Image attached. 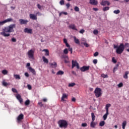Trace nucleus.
<instances>
[{"label": "nucleus", "mask_w": 129, "mask_h": 129, "mask_svg": "<svg viewBox=\"0 0 129 129\" xmlns=\"http://www.w3.org/2000/svg\"><path fill=\"white\" fill-rule=\"evenodd\" d=\"M68 97V96L66 95V94H63L61 97V101H65L64 99L66 98H67Z\"/></svg>", "instance_id": "aec40b11"}, {"label": "nucleus", "mask_w": 129, "mask_h": 129, "mask_svg": "<svg viewBox=\"0 0 129 129\" xmlns=\"http://www.w3.org/2000/svg\"><path fill=\"white\" fill-rule=\"evenodd\" d=\"M64 74V72L62 71H59L57 73L56 75H63Z\"/></svg>", "instance_id": "bb28decb"}, {"label": "nucleus", "mask_w": 129, "mask_h": 129, "mask_svg": "<svg viewBox=\"0 0 129 129\" xmlns=\"http://www.w3.org/2000/svg\"><path fill=\"white\" fill-rule=\"evenodd\" d=\"M19 22L21 25H26V24L28 23L29 21L27 20H25L24 19H21L19 20Z\"/></svg>", "instance_id": "1a4fd4ad"}, {"label": "nucleus", "mask_w": 129, "mask_h": 129, "mask_svg": "<svg viewBox=\"0 0 129 129\" xmlns=\"http://www.w3.org/2000/svg\"><path fill=\"white\" fill-rule=\"evenodd\" d=\"M50 66H51L52 68H56V67H57V62H53V63H50Z\"/></svg>", "instance_id": "4be33fe9"}, {"label": "nucleus", "mask_w": 129, "mask_h": 129, "mask_svg": "<svg viewBox=\"0 0 129 129\" xmlns=\"http://www.w3.org/2000/svg\"><path fill=\"white\" fill-rule=\"evenodd\" d=\"M27 87L29 90H31V89H32V86H31V85H28Z\"/></svg>", "instance_id": "4d7b16f0"}, {"label": "nucleus", "mask_w": 129, "mask_h": 129, "mask_svg": "<svg viewBox=\"0 0 129 129\" xmlns=\"http://www.w3.org/2000/svg\"><path fill=\"white\" fill-rule=\"evenodd\" d=\"M24 33H27V34H33V29L26 28L24 29Z\"/></svg>", "instance_id": "0eeeda50"}, {"label": "nucleus", "mask_w": 129, "mask_h": 129, "mask_svg": "<svg viewBox=\"0 0 129 129\" xmlns=\"http://www.w3.org/2000/svg\"><path fill=\"white\" fill-rule=\"evenodd\" d=\"M124 47L125 48H129V43H125Z\"/></svg>", "instance_id": "603ef678"}, {"label": "nucleus", "mask_w": 129, "mask_h": 129, "mask_svg": "<svg viewBox=\"0 0 129 129\" xmlns=\"http://www.w3.org/2000/svg\"><path fill=\"white\" fill-rule=\"evenodd\" d=\"M112 62H113V63H114V64H115V63H116L117 61L116 60V59L114 58V57H113L112 58Z\"/></svg>", "instance_id": "79ce46f5"}, {"label": "nucleus", "mask_w": 129, "mask_h": 129, "mask_svg": "<svg viewBox=\"0 0 129 129\" xmlns=\"http://www.w3.org/2000/svg\"><path fill=\"white\" fill-rule=\"evenodd\" d=\"M68 50L70 51V52H71V54H72L73 52V49L72 47H69Z\"/></svg>", "instance_id": "a18cd8bd"}, {"label": "nucleus", "mask_w": 129, "mask_h": 129, "mask_svg": "<svg viewBox=\"0 0 129 129\" xmlns=\"http://www.w3.org/2000/svg\"><path fill=\"white\" fill-rule=\"evenodd\" d=\"M84 46H85V47H86L87 48H88V47H89V44H88L87 43H84Z\"/></svg>", "instance_id": "6e6d98bb"}, {"label": "nucleus", "mask_w": 129, "mask_h": 129, "mask_svg": "<svg viewBox=\"0 0 129 129\" xmlns=\"http://www.w3.org/2000/svg\"><path fill=\"white\" fill-rule=\"evenodd\" d=\"M38 104H39V106H40V107H42V106H44V105L43 104L42 102H39Z\"/></svg>", "instance_id": "de8ad7c7"}, {"label": "nucleus", "mask_w": 129, "mask_h": 129, "mask_svg": "<svg viewBox=\"0 0 129 129\" xmlns=\"http://www.w3.org/2000/svg\"><path fill=\"white\" fill-rule=\"evenodd\" d=\"M63 43H64V44H67V39H66V38L63 39Z\"/></svg>", "instance_id": "0e129e2a"}, {"label": "nucleus", "mask_w": 129, "mask_h": 129, "mask_svg": "<svg viewBox=\"0 0 129 129\" xmlns=\"http://www.w3.org/2000/svg\"><path fill=\"white\" fill-rule=\"evenodd\" d=\"M105 124V122L104 121H101L99 125L100 126H103Z\"/></svg>", "instance_id": "7c9ffc66"}, {"label": "nucleus", "mask_w": 129, "mask_h": 129, "mask_svg": "<svg viewBox=\"0 0 129 129\" xmlns=\"http://www.w3.org/2000/svg\"><path fill=\"white\" fill-rule=\"evenodd\" d=\"M16 98L19 100L20 103L23 102V99H22V97H21V95L18 94L16 95Z\"/></svg>", "instance_id": "ddd939ff"}, {"label": "nucleus", "mask_w": 129, "mask_h": 129, "mask_svg": "<svg viewBox=\"0 0 129 129\" xmlns=\"http://www.w3.org/2000/svg\"><path fill=\"white\" fill-rule=\"evenodd\" d=\"M12 90L13 92H14V93H18V91L15 88H12Z\"/></svg>", "instance_id": "37998d69"}, {"label": "nucleus", "mask_w": 129, "mask_h": 129, "mask_svg": "<svg viewBox=\"0 0 129 129\" xmlns=\"http://www.w3.org/2000/svg\"><path fill=\"white\" fill-rule=\"evenodd\" d=\"M111 106V105L110 104H107L106 105V108H108L109 107H110Z\"/></svg>", "instance_id": "13d9d810"}, {"label": "nucleus", "mask_w": 129, "mask_h": 129, "mask_svg": "<svg viewBox=\"0 0 129 129\" xmlns=\"http://www.w3.org/2000/svg\"><path fill=\"white\" fill-rule=\"evenodd\" d=\"M91 116H92V120H93V121H94V120H95V115H94V113L93 112L91 113Z\"/></svg>", "instance_id": "393cba45"}, {"label": "nucleus", "mask_w": 129, "mask_h": 129, "mask_svg": "<svg viewBox=\"0 0 129 129\" xmlns=\"http://www.w3.org/2000/svg\"><path fill=\"white\" fill-rule=\"evenodd\" d=\"M105 109H106V113L109 114V113H108V108L105 107Z\"/></svg>", "instance_id": "69168bd1"}, {"label": "nucleus", "mask_w": 129, "mask_h": 129, "mask_svg": "<svg viewBox=\"0 0 129 129\" xmlns=\"http://www.w3.org/2000/svg\"><path fill=\"white\" fill-rule=\"evenodd\" d=\"M70 29H72V30H74L75 31H78L77 28H76V26L75 24H71L69 26Z\"/></svg>", "instance_id": "9b49d317"}, {"label": "nucleus", "mask_w": 129, "mask_h": 129, "mask_svg": "<svg viewBox=\"0 0 129 129\" xmlns=\"http://www.w3.org/2000/svg\"><path fill=\"white\" fill-rule=\"evenodd\" d=\"M90 4L92 6H97L98 2L96 0H90Z\"/></svg>", "instance_id": "9d476101"}, {"label": "nucleus", "mask_w": 129, "mask_h": 129, "mask_svg": "<svg viewBox=\"0 0 129 129\" xmlns=\"http://www.w3.org/2000/svg\"><path fill=\"white\" fill-rule=\"evenodd\" d=\"M42 59H43V62H44V63H48L49 62V60H48V59L46 58V57L45 56H43Z\"/></svg>", "instance_id": "b1692460"}, {"label": "nucleus", "mask_w": 129, "mask_h": 129, "mask_svg": "<svg viewBox=\"0 0 129 129\" xmlns=\"http://www.w3.org/2000/svg\"><path fill=\"white\" fill-rule=\"evenodd\" d=\"M109 10V7H105L103 9V12H106V11H108Z\"/></svg>", "instance_id": "f704fd0d"}, {"label": "nucleus", "mask_w": 129, "mask_h": 129, "mask_svg": "<svg viewBox=\"0 0 129 129\" xmlns=\"http://www.w3.org/2000/svg\"><path fill=\"white\" fill-rule=\"evenodd\" d=\"M16 28V24H12L10 25L7 27H4L2 29V32L1 33V34L3 36V37H10L11 36L10 33H14L15 32V29Z\"/></svg>", "instance_id": "f257e3e1"}, {"label": "nucleus", "mask_w": 129, "mask_h": 129, "mask_svg": "<svg viewBox=\"0 0 129 129\" xmlns=\"http://www.w3.org/2000/svg\"><path fill=\"white\" fill-rule=\"evenodd\" d=\"M36 15H38V16H42V13L38 12L36 13Z\"/></svg>", "instance_id": "338daca9"}, {"label": "nucleus", "mask_w": 129, "mask_h": 129, "mask_svg": "<svg viewBox=\"0 0 129 129\" xmlns=\"http://www.w3.org/2000/svg\"><path fill=\"white\" fill-rule=\"evenodd\" d=\"M3 25H5V22L4 21L0 22V26H3Z\"/></svg>", "instance_id": "680f3d73"}, {"label": "nucleus", "mask_w": 129, "mask_h": 129, "mask_svg": "<svg viewBox=\"0 0 129 129\" xmlns=\"http://www.w3.org/2000/svg\"><path fill=\"white\" fill-rule=\"evenodd\" d=\"M66 7H67V9H69V8H70V4L68 3L66 4Z\"/></svg>", "instance_id": "052dcab7"}, {"label": "nucleus", "mask_w": 129, "mask_h": 129, "mask_svg": "<svg viewBox=\"0 0 129 129\" xmlns=\"http://www.w3.org/2000/svg\"><path fill=\"white\" fill-rule=\"evenodd\" d=\"M96 125V123H95L94 122V121L92 120V121H91V122L90 123L91 127L94 128V127H95Z\"/></svg>", "instance_id": "6ab92c4d"}, {"label": "nucleus", "mask_w": 129, "mask_h": 129, "mask_svg": "<svg viewBox=\"0 0 129 129\" xmlns=\"http://www.w3.org/2000/svg\"><path fill=\"white\" fill-rule=\"evenodd\" d=\"M126 125V121H124L122 123V127L123 129L125 128V126Z\"/></svg>", "instance_id": "5701e85b"}, {"label": "nucleus", "mask_w": 129, "mask_h": 129, "mask_svg": "<svg viewBox=\"0 0 129 129\" xmlns=\"http://www.w3.org/2000/svg\"><path fill=\"white\" fill-rule=\"evenodd\" d=\"M78 62H77V61L75 60H72V69H73V68H74V67H76V66L78 64Z\"/></svg>", "instance_id": "4468645a"}, {"label": "nucleus", "mask_w": 129, "mask_h": 129, "mask_svg": "<svg viewBox=\"0 0 129 129\" xmlns=\"http://www.w3.org/2000/svg\"><path fill=\"white\" fill-rule=\"evenodd\" d=\"M75 83H73L69 84V87H73V86H75Z\"/></svg>", "instance_id": "a19ab883"}, {"label": "nucleus", "mask_w": 129, "mask_h": 129, "mask_svg": "<svg viewBox=\"0 0 129 129\" xmlns=\"http://www.w3.org/2000/svg\"><path fill=\"white\" fill-rule=\"evenodd\" d=\"M120 64V63L119 62H117L116 66L113 68V73H115V71H116V70L117 69V68H118V66H119Z\"/></svg>", "instance_id": "a211bd4d"}, {"label": "nucleus", "mask_w": 129, "mask_h": 129, "mask_svg": "<svg viewBox=\"0 0 129 129\" xmlns=\"http://www.w3.org/2000/svg\"><path fill=\"white\" fill-rule=\"evenodd\" d=\"M82 126H83V127H85L87 126V123H83L82 124Z\"/></svg>", "instance_id": "49530a36"}, {"label": "nucleus", "mask_w": 129, "mask_h": 129, "mask_svg": "<svg viewBox=\"0 0 129 129\" xmlns=\"http://www.w3.org/2000/svg\"><path fill=\"white\" fill-rule=\"evenodd\" d=\"M59 4L61 6H63V5H64V0L60 1Z\"/></svg>", "instance_id": "864d4df0"}, {"label": "nucleus", "mask_w": 129, "mask_h": 129, "mask_svg": "<svg viewBox=\"0 0 129 129\" xmlns=\"http://www.w3.org/2000/svg\"><path fill=\"white\" fill-rule=\"evenodd\" d=\"M74 10L75 11V12H79L80 11V9L79 8H78V7L77 6H76L74 8Z\"/></svg>", "instance_id": "ea45409f"}, {"label": "nucleus", "mask_w": 129, "mask_h": 129, "mask_svg": "<svg viewBox=\"0 0 129 129\" xmlns=\"http://www.w3.org/2000/svg\"><path fill=\"white\" fill-rule=\"evenodd\" d=\"M58 124L61 128H67V126H68V122L65 120H59L58 121Z\"/></svg>", "instance_id": "f03ea898"}, {"label": "nucleus", "mask_w": 129, "mask_h": 129, "mask_svg": "<svg viewBox=\"0 0 129 129\" xmlns=\"http://www.w3.org/2000/svg\"><path fill=\"white\" fill-rule=\"evenodd\" d=\"M93 63L94 64H97V59H95L93 60Z\"/></svg>", "instance_id": "bf43d9fd"}, {"label": "nucleus", "mask_w": 129, "mask_h": 129, "mask_svg": "<svg viewBox=\"0 0 129 129\" xmlns=\"http://www.w3.org/2000/svg\"><path fill=\"white\" fill-rule=\"evenodd\" d=\"M43 51L45 52V56H49V50L48 49H44Z\"/></svg>", "instance_id": "c756f323"}, {"label": "nucleus", "mask_w": 129, "mask_h": 129, "mask_svg": "<svg viewBox=\"0 0 129 129\" xmlns=\"http://www.w3.org/2000/svg\"><path fill=\"white\" fill-rule=\"evenodd\" d=\"M14 76L16 79H21V77L19 75H14Z\"/></svg>", "instance_id": "473e14b6"}, {"label": "nucleus", "mask_w": 129, "mask_h": 129, "mask_svg": "<svg viewBox=\"0 0 129 129\" xmlns=\"http://www.w3.org/2000/svg\"><path fill=\"white\" fill-rule=\"evenodd\" d=\"M124 50V45L123 43H121L116 50L117 54H121Z\"/></svg>", "instance_id": "20e7f679"}, {"label": "nucleus", "mask_w": 129, "mask_h": 129, "mask_svg": "<svg viewBox=\"0 0 129 129\" xmlns=\"http://www.w3.org/2000/svg\"><path fill=\"white\" fill-rule=\"evenodd\" d=\"M74 40L76 44H78L79 45L80 44V41H79V39H77L76 37H74Z\"/></svg>", "instance_id": "412c9836"}, {"label": "nucleus", "mask_w": 129, "mask_h": 129, "mask_svg": "<svg viewBox=\"0 0 129 129\" xmlns=\"http://www.w3.org/2000/svg\"><path fill=\"white\" fill-rule=\"evenodd\" d=\"M95 96L97 98L102 95V90L100 88H96L94 91Z\"/></svg>", "instance_id": "7ed1b4c3"}, {"label": "nucleus", "mask_w": 129, "mask_h": 129, "mask_svg": "<svg viewBox=\"0 0 129 129\" xmlns=\"http://www.w3.org/2000/svg\"><path fill=\"white\" fill-rule=\"evenodd\" d=\"M101 76L102 77V78H108V75H105L104 74H102Z\"/></svg>", "instance_id": "cd10ccee"}, {"label": "nucleus", "mask_w": 129, "mask_h": 129, "mask_svg": "<svg viewBox=\"0 0 129 129\" xmlns=\"http://www.w3.org/2000/svg\"><path fill=\"white\" fill-rule=\"evenodd\" d=\"M99 54V53H98V52L96 51V52H95V53H94V56L97 57V56H98Z\"/></svg>", "instance_id": "8fccbe9b"}, {"label": "nucleus", "mask_w": 129, "mask_h": 129, "mask_svg": "<svg viewBox=\"0 0 129 129\" xmlns=\"http://www.w3.org/2000/svg\"><path fill=\"white\" fill-rule=\"evenodd\" d=\"M101 6H109L110 5V3L108 1H102L101 3Z\"/></svg>", "instance_id": "f8f14e48"}, {"label": "nucleus", "mask_w": 129, "mask_h": 129, "mask_svg": "<svg viewBox=\"0 0 129 129\" xmlns=\"http://www.w3.org/2000/svg\"><path fill=\"white\" fill-rule=\"evenodd\" d=\"M2 84L4 86H8V85H9V84H8V83L6 82V81H4L2 83Z\"/></svg>", "instance_id": "c9c22d12"}, {"label": "nucleus", "mask_w": 129, "mask_h": 129, "mask_svg": "<svg viewBox=\"0 0 129 129\" xmlns=\"http://www.w3.org/2000/svg\"><path fill=\"white\" fill-rule=\"evenodd\" d=\"M84 32H85V30H84V29H81L79 33H80V34H84Z\"/></svg>", "instance_id": "3c124183"}, {"label": "nucleus", "mask_w": 129, "mask_h": 129, "mask_svg": "<svg viewBox=\"0 0 129 129\" xmlns=\"http://www.w3.org/2000/svg\"><path fill=\"white\" fill-rule=\"evenodd\" d=\"M114 14H115V15H118V14H119V13H120V11H119V10H114L113 11Z\"/></svg>", "instance_id": "2f4dec72"}, {"label": "nucleus", "mask_w": 129, "mask_h": 129, "mask_svg": "<svg viewBox=\"0 0 129 129\" xmlns=\"http://www.w3.org/2000/svg\"><path fill=\"white\" fill-rule=\"evenodd\" d=\"M108 114H107V113H106L103 115V117L104 120H106V119L107 118V115H108Z\"/></svg>", "instance_id": "72a5a7b5"}, {"label": "nucleus", "mask_w": 129, "mask_h": 129, "mask_svg": "<svg viewBox=\"0 0 129 129\" xmlns=\"http://www.w3.org/2000/svg\"><path fill=\"white\" fill-rule=\"evenodd\" d=\"M9 73V72H8L6 70H4L2 71V74H3L4 75H7Z\"/></svg>", "instance_id": "c85d7f7f"}, {"label": "nucleus", "mask_w": 129, "mask_h": 129, "mask_svg": "<svg viewBox=\"0 0 129 129\" xmlns=\"http://www.w3.org/2000/svg\"><path fill=\"white\" fill-rule=\"evenodd\" d=\"M90 68V66H83L80 68V70L82 72H85V71H88Z\"/></svg>", "instance_id": "423d86ee"}, {"label": "nucleus", "mask_w": 129, "mask_h": 129, "mask_svg": "<svg viewBox=\"0 0 129 129\" xmlns=\"http://www.w3.org/2000/svg\"><path fill=\"white\" fill-rule=\"evenodd\" d=\"M122 86H123V84H122V83H120L118 85V87L120 88V87H122Z\"/></svg>", "instance_id": "09e8293b"}, {"label": "nucleus", "mask_w": 129, "mask_h": 129, "mask_svg": "<svg viewBox=\"0 0 129 129\" xmlns=\"http://www.w3.org/2000/svg\"><path fill=\"white\" fill-rule=\"evenodd\" d=\"M93 11H95V12H97V11H98V8H93Z\"/></svg>", "instance_id": "774afa93"}, {"label": "nucleus", "mask_w": 129, "mask_h": 129, "mask_svg": "<svg viewBox=\"0 0 129 129\" xmlns=\"http://www.w3.org/2000/svg\"><path fill=\"white\" fill-rule=\"evenodd\" d=\"M12 42H13V43H16L17 42V39L15 38V37H13L11 39Z\"/></svg>", "instance_id": "c03bdc74"}, {"label": "nucleus", "mask_w": 129, "mask_h": 129, "mask_svg": "<svg viewBox=\"0 0 129 129\" xmlns=\"http://www.w3.org/2000/svg\"><path fill=\"white\" fill-rule=\"evenodd\" d=\"M37 8L39 10H42V6L40 4L37 5Z\"/></svg>", "instance_id": "5fc2aeb1"}, {"label": "nucleus", "mask_w": 129, "mask_h": 129, "mask_svg": "<svg viewBox=\"0 0 129 129\" xmlns=\"http://www.w3.org/2000/svg\"><path fill=\"white\" fill-rule=\"evenodd\" d=\"M69 51H68V49H67V48H65L64 50H63V53H64V54H68V53H69Z\"/></svg>", "instance_id": "4c0bfd02"}, {"label": "nucleus", "mask_w": 129, "mask_h": 129, "mask_svg": "<svg viewBox=\"0 0 129 129\" xmlns=\"http://www.w3.org/2000/svg\"><path fill=\"white\" fill-rule=\"evenodd\" d=\"M35 53V51H34L33 49H31L28 51V55L29 58L30 59H34V54Z\"/></svg>", "instance_id": "39448f33"}, {"label": "nucleus", "mask_w": 129, "mask_h": 129, "mask_svg": "<svg viewBox=\"0 0 129 129\" xmlns=\"http://www.w3.org/2000/svg\"><path fill=\"white\" fill-rule=\"evenodd\" d=\"M30 104V101L29 100H27L25 101V105L27 106V105H29Z\"/></svg>", "instance_id": "e433bc0d"}, {"label": "nucleus", "mask_w": 129, "mask_h": 129, "mask_svg": "<svg viewBox=\"0 0 129 129\" xmlns=\"http://www.w3.org/2000/svg\"><path fill=\"white\" fill-rule=\"evenodd\" d=\"M93 34L94 35H97L98 34V30L97 29H95L93 31Z\"/></svg>", "instance_id": "58836bf2"}, {"label": "nucleus", "mask_w": 129, "mask_h": 129, "mask_svg": "<svg viewBox=\"0 0 129 129\" xmlns=\"http://www.w3.org/2000/svg\"><path fill=\"white\" fill-rule=\"evenodd\" d=\"M23 119H24V114L21 113L17 117V122L18 123L21 122V120Z\"/></svg>", "instance_id": "6e6552de"}, {"label": "nucleus", "mask_w": 129, "mask_h": 129, "mask_svg": "<svg viewBox=\"0 0 129 129\" xmlns=\"http://www.w3.org/2000/svg\"><path fill=\"white\" fill-rule=\"evenodd\" d=\"M29 17L31 20H37V16L34 14H30Z\"/></svg>", "instance_id": "dca6fc26"}, {"label": "nucleus", "mask_w": 129, "mask_h": 129, "mask_svg": "<svg viewBox=\"0 0 129 129\" xmlns=\"http://www.w3.org/2000/svg\"><path fill=\"white\" fill-rule=\"evenodd\" d=\"M28 69H29V71H30V72H31L32 74H36V71H35V69L32 68V67H29L28 68Z\"/></svg>", "instance_id": "2eb2a0df"}, {"label": "nucleus", "mask_w": 129, "mask_h": 129, "mask_svg": "<svg viewBox=\"0 0 129 129\" xmlns=\"http://www.w3.org/2000/svg\"><path fill=\"white\" fill-rule=\"evenodd\" d=\"M25 75L26 77H29V76H30V75H29V73H25Z\"/></svg>", "instance_id": "e2e57ef3"}, {"label": "nucleus", "mask_w": 129, "mask_h": 129, "mask_svg": "<svg viewBox=\"0 0 129 129\" xmlns=\"http://www.w3.org/2000/svg\"><path fill=\"white\" fill-rule=\"evenodd\" d=\"M14 20L12 18H8L6 20H4V24H6L7 23H10L11 22H13Z\"/></svg>", "instance_id": "f3484780"}, {"label": "nucleus", "mask_w": 129, "mask_h": 129, "mask_svg": "<svg viewBox=\"0 0 129 129\" xmlns=\"http://www.w3.org/2000/svg\"><path fill=\"white\" fill-rule=\"evenodd\" d=\"M127 75H128V72H125V74L123 76V78H124V79H127L128 78Z\"/></svg>", "instance_id": "a878e982"}]
</instances>
